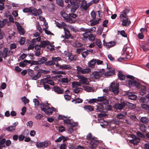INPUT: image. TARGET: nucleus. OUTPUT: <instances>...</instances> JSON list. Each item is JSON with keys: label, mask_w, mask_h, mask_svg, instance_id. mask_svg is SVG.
I'll return each mask as SVG.
<instances>
[{"label": "nucleus", "mask_w": 149, "mask_h": 149, "mask_svg": "<svg viewBox=\"0 0 149 149\" xmlns=\"http://www.w3.org/2000/svg\"><path fill=\"white\" fill-rule=\"evenodd\" d=\"M48 106V104L47 102L45 104L42 102L40 104V108L42 111H44L48 115H51L52 114L53 110Z\"/></svg>", "instance_id": "1"}, {"label": "nucleus", "mask_w": 149, "mask_h": 149, "mask_svg": "<svg viewBox=\"0 0 149 149\" xmlns=\"http://www.w3.org/2000/svg\"><path fill=\"white\" fill-rule=\"evenodd\" d=\"M2 56L5 59L8 55H10L13 54V51L9 50L8 48L6 47H4L2 51Z\"/></svg>", "instance_id": "2"}, {"label": "nucleus", "mask_w": 149, "mask_h": 149, "mask_svg": "<svg viewBox=\"0 0 149 149\" xmlns=\"http://www.w3.org/2000/svg\"><path fill=\"white\" fill-rule=\"evenodd\" d=\"M120 18L122 22L121 24L123 26H128L131 23V22L129 19L128 16H123V17H122L121 16H120Z\"/></svg>", "instance_id": "3"}, {"label": "nucleus", "mask_w": 149, "mask_h": 149, "mask_svg": "<svg viewBox=\"0 0 149 149\" xmlns=\"http://www.w3.org/2000/svg\"><path fill=\"white\" fill-rule=\"evenodd\" d=\"M28 74L29 76L32 77L33 80H36L41 76L40 73L38 72L36 74H34V71L31 69L29 70Z\"/></svg>", "instance_id": "4"}, {"label": "nucleus", "mask_w": 149, "mask_h": 149, "mask_svg": "<svg viewBox=\"0 0 149 149\" xmlns=\"http://www.w3.org/2000/svg\"><path fill=\"white\" fill-rule=\"evenodd\" d=\"M125 101L121 102L120 103H116L114 105V108L116 110H122L126 105Z\"/></svg>", "instance_id": "5"}, {"label": "nucleus", "mask_w": 149, "mask_h": 149, "mask_svg": "<svg viewBox=\"0 0 149 149\" xmlns=\"http://www.w3.org/2000/svg\"><path fill=\"white\" fill-rule=\"evenodd\" d=\"M102 102V103L105 105L109 104V100L108 98L106 96H103L97 97V102Z\"/></svg>", "instance_id": "6"}, {"label": "nucleus", "mask_w": 149, "mask_h": 149, "mask_svg": "<svg viewBox=\"0 0 149 149\" xmlns=\"http://www.w3.org/2000/svg\"><path fill=\"white\" fill-rule=\"evenodd\" d=\"M56 66L58 67V69H59L62 70H69L72 68L70 65L63 64L61 65L59 64L58 62H56Z\"/></svg>", "instance_id": "7"}, {"label": "nucleus", "mask_w": 149, "mask_h": 149, "mask_svg": "<svg viewBox=\"0 0 149 149\" xmlns=\"http://www.w3.org/2000/svg\"><path fill=\"white\" fill-rule=\"evenodd\" d=\"M90 147L91 149H95L99 143V141L94 139H92L90 141Z\"/></svg>", "instance_id": "8"}, {"label": "nucleus", "mask_w": 149, "mask_h": 149, "mask_svg": "<svg viewBox=\"0 0 149 149\" xmlns=\"http://www.w3.org/2000/svg\"><path fill=\"white\" fill-rule=\"evenodd\" d=\"M105 70L102 69L99 71L95 72L94 74V77L95 79H98L102 76L104 74Z\"/></svg>", "instance_id": "9"}, {"label": "nucleus", "mask_w": 149, "mask_h": 149, "mask_svg": "<svg viewBox=\"0 0 149 149\" xmlns=\"http://www.w3.org/2000/svg\"><path fill=\"white\" fill-rule=\"evenodd\" d=\"M111 90L114 94H117L119 92V89L115 82H112L110 85Z\"/></svg>", "instance_id": "10"}, {"label": "nucleus", "mask_w": 149, "mask_h": 149, "mask_svg": "<svg viewBox=\"0 0 149 149\" xmlns=\"http://www.w3.org/2000/svg\"><path fill=\"white\" fill-rule=\"evenodd\" d=\"M127 84L129 85L135 86L137 88L139 87L140 85V84L137 81L133 80H128L127 82Z\"/></svg>", "instance_id": "11"}, {"label": "nucleus", "mask_w": 149, "mask_h": 149, "mask_svg": "<svg viewBox=\"0 0 149 149\" xmlns=\"http://www.w3.org/2000/svg\"><path fill=\"white\" fill-rule=\"evenodd\" d=\"M78 77L79 79V82L81 84L86 85H87L88 84L87 78L82 75H78Z\"/></svg>", "instance_id": "12"}, {"label": "nucleus", "mask_w": 149, "mask_h": 149, "mask_svg": "<svg viewBox=\"0 0 149 149\" xmlns=\"http://www.w3.org/2000/svg\"><path fill=\"white\" fill-rule=\"evenodd\" d=\"M48 143L46 141H44L38 143L36 142V145L38 148H46L48 146Z\"/></svg>", "instance_id": "13"}, {"label": "nucleus", "mask_w": 149, "mask_h": 149, "mask_svg": "<svg viewBox=\"0 0 149 149\" xmlns=\"http://www.w3.org/2000/svg\"><path fill=\"white\" fill-rule=\"evenodd\" d=\"M127 115V113L126 111L124 110L122 111L120 113L116 115V117L119 119H123Z\"/></svg>", "instance_id": "14"}, {"label": "nucleus", "mask_w": 149, "mask_h": 149, "mask_svg": "<svg viewBox=\"0 0 149 149\" xmlns=\"http://www.w3.org/2000/svg\"><path fill=\"white\" fill-rule=\"evenodd\" d=\"M15 24L17 26V30L19 33L21 35L24 34L25 33V32H24L23 29L22 28L19 22H16Z\"/></svg>", "instance_id": "15"}, {"label": "nucleus", "mask_w": 149, "mask_h": 149, "mask_svg": "<svg viewBox=\"0 0 149 149\" xmlns=\"http://www.w3.org/2000/svg\"><path fill=\"white\" fill-rule=\"evenodd\" d=\"M103 45L106 46V47L108 48L112 47L116 45V43L115 41H111L109 42H106L103 41Z\"/></svg>", "instance_id": "16"}, {"label": "nucleus", "mask_w": 149, "mask_h": 149, "mask_svg": "<svg viewBox=\"0 0 149 149\" xmlns=\"http://www.w3.org/2000/svg\"><path fill=\"white\" fill-rule=\"evenodd\" d=\"M130 9L128 7H126L120 13V16L123 17V16H128L127 14L130 11Z\"/></svg>", "instance_id": "17"}, {"label": "nucleus", "mask_w": 149, "mask_h": 149, "mask_svg": "<svg viewBox=\"0 0 149 149\" xmlns=\"http://www.w3.org/2000/svg\"><path fill=\"white\" fill-rule=\"evenodd\" d=\"M53 90L58 94H63V89L57 86H54L53 88Z\"/></svg>", "instance_id": "18"}, {"label": "nucleus", "mask_w": 149, "mask_h": 149, "mask_svg": "<svg viewBox=\"0 0 149 149\" xmlns=\"http://www.w3.org/2000/svg\"><path fill=\"white\" fill-rule=\"evenodd\" d=\"M88 36H87L86 38H83V40L84 41H87L88 39L90 41H93L95 40V37L93 34H89Z\"/></svg>", "instance_id": "19"}, {"label": "nucleus", "mask_w": 149, "mask_h": 149, "mask_svg": "<svg viewBox=\"0 0 149 149\" xmlns=\"http://www.w3.org/2000/svg\"><path fill=\"white\" fill-rule=\"evenodd\" d=\"M55 24L56 26L60 29H62L67 27L66 24L64 22H62L61 23H60L58 22H55Z\"/></svg>", "instance_id": "20"}, {"label": "nucleus", "mask_w": 149, "mask_h": 149, "mask_svg": "<svg viewBox=\"0 0 149 149\" xmlns=\"http://www.w3.org/2000/svg\"><path fill=\"white\" fill-rule=\"evenodd\" d=\"M83 108L86 111L88 112H91L94 110L93 107L90 105H86L84 106Z\"/></svg>", "instance_id": "21"}, {"label": "nucleus", "mask_w": 149, "mask_h": 149, "mask_svg": "<svg viewBox=\"0 0 149 149\" xmlns=\"http://www.w3.org/2000/svg\"><path fill=\"white\" fill-rule=\"evenodd\" d=\"M89 6L87 4L86 1H84L82 2L80 7L84 10L86 11Z\"/></svg>", "instance_id": "22"}, {"label": "nucleus", "mask_w": 149, "mask_h": 149, "mask_svg": "<svg viewBox=\"0 0 149 149\" xmlns=\"http://www.w3.org/2000/svg\"><path fill=\"white\" fill-rule=\"evenodd\" d=\"M97 60L95 59H93L91 60L88 63V65L89 67L92 68H94L96 62Z\"/></svg>", "instance_id": "23"}, {"label": "nucleus", "mask_w": 149, "mask_h": 149, "mask_svg": "<svg viewBox=\"0 0 149 149\" xmlns=\"http://www.w3.org/2000/svg\"><path fill=\"white\" fill-rule=\"evenodd\" d=\"M64 31L65 32V39H68L70 37V33L68 29L67 28H64Z\"/></svg>", "instance_id": "24"}, {"label": "nucleus", "mask_w": 149, "mask_h": 149, "mask_svg": "<svg viewBox=\"0 0 149 149\" xmlns=\"http://www.w3.org/2000/svg\"><path fill=\"white\" fill-rule=\"evenodd\" d=\"M80 30L81 31L85 32L83 33L82 36L83 38H87V36H88V29H86L82 27L80 28Z\"/></svg>", "instance_id": "25"}, {"label": "nucleus", "mask_w": 149, "mask_h": 149, "mask_svg": "<svg viewBox=\"0 0 149 149\" xmlns=\"http://www.w3.org/2000/svg\"><path fill=\"white\" fill-rule=\"evenodd\" d=\"M140 120L141 122L144 124H147L149 122L148 118L146 116L141 117Z\"/></svg>", "instance_id": "26"}, {"label": "nucleus", "mask_w": 149, "mask_h": 149, "mask_svg": "<svg viewBox=\"0 0 149 149\" xmlns=\"http://www.w3.org/2000/svg\"><path fill=\"white\" fill-rule=\"evenodd\" d=\"M118 79L121 81L124 80L125 78V75L122 72L119 71L118 74Z\"/></svg>", "instance_id": "27"}, {"label": "nucleus", "mask_w": 149, "mask_h": 149, "mask_svg": "<svg viewBox=\"0 0 149 149\" xmlns=\"http://www.w3.org/2000/svg\"><path fill=\"white\" fill-rule=\"evenodd\" d=\"M29 61L26 59L24 60L23 61L19 63V66L20 67H24L27 65V64H29Z\"/></svg>", "instance_id": "28"}, {"label": "nucleus", "mask_w": 149, "mask_h": 149, "mask_svg": "<svg viewBox=\"0 0 149 149\" xmlns=\"http://www.w3.org/2000/svg\"><path fill=\"white\" fill-rule=\"evenodd\" d=\"M58 81L62 84L64 83H68L70 81V80L69 78L66 77L60 79H59Z\"/></svg>", "instance_id": "29"}, {"label": "nucleus", "mask_w": 149, "mask_h": 149, "mask_svg": "<svg viewBox=\"0 0 149 149\" xmlns=\"http://www.w3.org/2000/svg\"><path fill=\"white\" fill-rule=\"evenodd\" d=\"M105 108L102 105H99L98 107L97 106L96 108V110L97 111L101 112H105Z\"/></svg>", "instance_id": "30"}, {"label": "nucleus", "mask_w": 149, "mask_h": 149, "mask_svg": "<svg viewBox=\"0 0 149 149\" xmlns=\"http://www.w3.org/2000/svg\"><path fill=\"white\" fill-rule=\"evenodd\" d=\"M139 126V129L141 131L143 132H146L147 127L145 125L141 123H140Z\"/></svg>", "instance_id": "31"}, {"label": "nucleus", "mask_w": 149, "mask_h": 149, "mask_svg": "<svg viewBox=\"0 0 149 149\" xmlns=\"http://www.w3.org/2000/svg\"><path fill=\"white\" fill-rule=\"evenodd\" d=\"M47 58L45 57H42L41 58H40L38 61L39 64L40 65L44 63L45 64V63L47 61Z\"/></svg>", "instance_id": "32"}, {"label": "nucleus", "mask_w": 149, "mask_h": 149, "mask_svg": "<svg viewBox=\"0 0 149 149\" xmlns=\"http://www.w3.org/2000/svg\"><path fill=\"white\" fill-rule=\"evenodd\" d=\"M115 72L114 70H111L108 71L107 72H105V75L106 76H110L113 75Z\"/></svg>", "instance_id": "33"}, {"label": "nucleus", "mask_w": 149, "mask_h": 149, "mask_svg": "<svg viewBox=\"0 0 149 149\" xmlns=\"http://www.w3.org/2000/svg\"><path fill=\"white\" fill-rule=\"evenodd\" d=\"M72 6L71 8V11L72 12H74L79 8V5L77 3H74L72 4Z\"/></svg>", "instance_id": "34"}, {"label": "nucleus", "mask_w": 149, "mask_h": 149, "mask_svg": "<svg viewBox=\"0 0 149 149\" xmlns=\"http://www.w3.org/2000/svg\"><path fill=\"white\" fill-rule=\"evenodd\" d=\"M127 95L128 98L132 100H135L137 97L135 95L131 93L128 94Z\"/></svg>", "instance_id": "35"}, {"label": "nucleus", "mask_w": 149, "mask_h": 149, "mask_svg": "<svg viewBox=\"0 0 149 149\" xmlns=\"http://www.w3.org/2000/svg\"><path fill=\"white\" fill-rule=\"evenodd\" d=\"M146 87L143 86L139 92V93L140 95H142L146 93Z\"/></svg>", "instance_id": "36"}, {"label": "nucleus", "mask_w": 149, "mask_h": 149, "mask_svg": "<svg viewBox=\"0 0 149 149\" xmlns=\"http://www.w3.org/2000/svg\"><path fill=\"white\" fill-rule=\"evenodd\" d=\"M40 44L42 47H45L46 46L49 45L50 42L48 40L43 41L41 42Z\"/></svg>", "instance_id": "37"}, {"label": "nucleus", "mask_w": 149, "mask_h": 149, "mask_svg": "<svg viewBox=\"0 0 149 149\" xmlns=\"http://www.w3.org/2000/svg\"><path fill=\"white\" fill-rule=\"evenodd\" d=\"M44 81L46 83L52 86L54 85V81L51 79H45Z\"/></svg>", "instance_id": "38"}, {"label": "nucleus", "mask_w": 149, "mask_h": 149, "mask_svg": "<svg viewBox=\"0 0 149 149\" xmlns=\"http://www.w3.org/2000/svg\"><path fill=\"white\" fill-rule=\"evenodd\" d=\"M100 18H97L96 20H93L91 21L90 25L91 26H95L99 23Z\"/></svg>", "instance_id": "39"}, {"label": "nucleus", "mask_w": 149, "mask_h": 149, "mask_svg": "<svg viewBox=\"0 0 149 149\" xmlns=\"http://www.w3.org/2000/svg\"><path fill=\"white\" fill-rule=\"evenodd\" d=\"M32 14L33 15L35 16H37L38 15L37 10L34 7H32L31 9V12Z\"/></svg>", "instance_id": "40"}, {"label": "nucleus", "mask_w": 149, "mask_h": 149, "mask_svg": "<svg viewBox=\"0 0 149 149\" xmlns=\"http://www.w3.org/2000/svg\"><path fill=\"white\" fill-rule=\"evenodd\" d=\"M126 103V106H128V107L131 109H134L135 107V105L132 103L128 102L126 101H125Z\"/></svg>", "instance_id": "41"}, {"label": "nucleus", "mask_w": 149, "mask_h": 149, "mask_svg": "<svg viewBox=\"0 0 149 149\" xmlns=\"http://www.w3.org/2000/svg\"><path fill=\"white\" fill-rule=\"evenodd\" d=\"M15 129V126L11 125L6 128V130L8 131L12 132Z\"/></svg>", "instance_id": "42"}, {"label": "nucleus", "mask_w": 149, "mask_h": 149, "mask_svg": "<svg viewBox=\"0 0 149 149\" xmlns=\"http://www.w3.org/2000/svg\"><path fill=\"white\" fill-rule=\"evenodd\" d=\"M7 19H4L3 20H0V27H2L8 22Z\"/></svg>", "instance_id": "43"}, {"label": "nucleus", "mask_w": 149, "mask_h": 149, "mask_svg": "<svg viewBox=\"0 0 149 149\" xmlns=\"http://www.w3.org/2000/svg\"><path fill=\"white\" fill-rule=\"evenodd\" d=\"M56 63L54 61H53L52 60L49 61H47L45 63V65L47 66H49L51 65H56Z\"/></svg>", "instance_id": "44"}, {"label": "nucleus", "mask_w": 149, "mask_h": 149, "mask_svg": "<svg viewBox=\"0 0 149 149\" xmlns=\"http://www.w3.org/2000/svg\"><path fill=\"white\" fill-rule=\"evenodd\" d=\"M96 28L95 27H91L90 29H88V35L89 34H92V32H94L95 31Z\"/></svg>", "instance_id": "45"}, {"label": "nucleus", "mask_w": 149, "mask_h": 149, "mask_svg": "<svg viewBox=\"0 0 149 149\" xmlns=\"http://www.w3.org/2000/svg\"><path fill=\"white\" fill-rule=\"evenodd\" d=\"M95 42L96 45L99 48H100L102 47V43L100 39H97L96 40Z\"/></svg>", "instance_id": "46"}, {"label": "nucleus", "mask_w": 149, "mask_h": 149, "mask_svg": "<svg viewBox=\"0 0 149 149\" xmlns=\"http://www.w3.org/2000/svg\"><path fill=\"white\" fill-rule=\"evenodd\" d=\"M69 55L68 59L70 61H74L76 60V58L75 56L71 54H70V55Z\"/></svg>", "instance_id": "47"}, {"label": "nucleus", "mask_w": 149, "mask_h": 149, "mask_svg": "<svg viewBox=\"0 0 149 149\" xmlns=\"http://www.w3.org/2000/svg\"><path fill=\"white\" fill-rule=\"evenodd\" d=\"M72 87L73 88H76L78 86H81V84L79 82L76 81L73 82L72 84Z\"/></svg>", "instance_id": "48"}, {"label": "nucleus", "mask_w": 149, "mask_h": 149, "mask_svg": "<svg viewBox=\"0 0 149 149\" xmlns=\"http://www.w3.org/2000/svg\"><path fill=\"white\" fill-rule=\"evenodd\" d=\"M72 101V102H74V104H76L82 102L83 101V100L81 99L77 98L73 100Z\"/></svg>", "instance_id": "49"}, {"label": "nucleus", "mask_w": 149, "mask_h": 149, "mask_svg": "<svg viewBox=\"0 0 149 149\" xmlns=\"http://www.w3.org/2000/svg\"><path fill=\"white\" fill-rule=\"evenodd\" d=\"M130 142L131 143L133 144L134 145H137L139 143V141L135 139L130 140Z\"/></svg>", "instance_id": "50"}, {"label": "nucleus", "mask_w": 149, "mask_h": 149, "mask_svg": "<svg viewBox=\"0 0 149 149\" xmlns=\"http://www.w3.org/2000/svg\"><path fill=\"white\" fill-rule=\"evenodd\" d=\"M61 14L62 17L65 20L69 16L68 14H66L64 11H61Z\"/></svg>", "instance_id": "51"}, {"label": "nucleus", "mask_w": 149, "mask_h": 149, "mask_svg": "<svg viewBox=\"0 0 149 149\" xmlns=\"http://www.w3.org/2000/svg\"><path fill=\"white\" fill-rule=\"evenodd\" d=\"M21 100L22 101L24 102V104L28 103L29 102V100L26 98L25 96H24L21 98Z\"/></svg>", "instance_id": "52"}, {"label": "nucleus", "mask_w": 149, "mask_h": 149, "mask_svg": "<svg viewBox=\"0 0 149 149\" xmlns=\"http://www.w3.org/2000/svg\"><path fill=\"white\" fill-rule=\"evenodd\" d=\"M137 135L142 139H144L145 138V136L143 135V134L140 132V131H137L136 132Z\"/></svg>", "instance_id": "53"}, {"label": "nucleus", "mask_w": 149, "mask_h": 149, "mask_svg": "<svg viewBox=\"0 0 149 149\" xmlns=\"http://www.w3.org/2000/svg\"><path fill=\"white\" fill-rule=\"evenodd\" d=\"M91 71V70L89 68H86L84 69H82L81 73L86 74Z\"/></svg>", "instance_id": "54"}, {"label": "nucleus", "mask_w": 149, "mask_h": 149, "mask_svg": "<svg viewBox=\"0 0 149 149\" xmlns=\"http://www.w3.org/2000/svg\"><path fill=\"white\" fill-rule=\"evenodd\" d=\"M29 64H31V65H39L38 61H31L29 60Z\"/></svg>", "instance_id": "55"}, {"label": "nucleus", "mask_w": 149, "mask_h": 149, "mask_svg": "<svg viewBox=\"0 0 149 149\" xmlns=\"http://www.w3.org/2000/svg\"><path fill=\"white\" fill-rule=\"evenodd\" d=\"M32 7H30L29 8H25L23 9V11L25 13H30L31 12V9Z\"/></svg>", "instance_id": "56"}, {"label": "nucleus", "mask_w": 149, "mask_h": 149, "mask_svg": "<svg viewBox=\"0 0 149 149\" xmlns=\"http://www.w3.org/2000/svg\"><path fill=\"white\" fill-rule=\"evenodd\" d=\"M118 32H120V34L123 37L125 38L127 37V34L124 30L118 31Z\"/></svg>", "instance_id": "57"}, {"label": "nucleus", "mask_w": 149, "mask_h": 149, "mask_svg": "<svg viewBox=\"0 0 149 149\" xmlns=\"http://www.w3.org/2000/svg\"><path fill=\"white\" fill-rule=\"evenodd\" d=\"M142 108L145 110H149V106L146 104H141Z\"/></svg>", "instance_id": "58"}, {"label": "nucleus", "mask_w": 149, "mask_h": 149, "mask_svg": "<svg viewBox=\"0 0 149 149\" xmlns=\"http://www.w3.org/2000/svg\"><path fill=\"white\" fill-rule=\"evenodd\" d=\"M97 102V99L93 98L90 99L88 101V103L89 104H92Z\"/></svg>", "instance_id": "59"}, {"label": "nucleus", "mask_w": 149, "mask_h": 149, "mask_svg": "<svg viewBox=\"0 0 149 149\" xmlns=\"http://www.w3.org/2000/svg\"><path fill=\"white\" fill-rule=\"evenodd\" d=\"M105 107V112L106 111H111L112 109V106L111 105H107Z\"/></svg>", "instance_id": "60"}, {"label": "nucleus", "mask_w": 149, "mask_h": 149, "mask_svg": "<svg viewBox=\"0 0 149 149\" xmlns=\"http://www.w3.org/2000/svg\"><path fill=\"white\" fill-rule=\"evenodd\" d=\"M56 3L58 5L63 6V0H56Z\"/></svg>", "instance_id": "61"}, {"label": "nucleus", "mask_w": 149, "mask_h": 149, "mask_svg": "<svg viewBox=\"0 0 149 149\" xmlns=\"http://www.w3.org/2000/svg\"><path fill=\"white\" fill-rule=\"evenodd\" d=\"M43 30L45 31V33L47 35H54L50 31L47 30L46 29V28H44Z\"/></svg>", "instance_id": "62"}, {"label": "nucleus", "mask_w": 149, "mask_h": 149, "mask_svg": "<svg viewBox=\"0 0 149 149\" xmlns=\"http://www.w3.org/2000/svg\"><path fill=\"white\" fill-rule=\"evenodd\" d=\"M25 42V38L21 37L19 42V44L21 45H23L24 44Z\"/></svg>", "instance_id": "63"}, {"label": "nucleus", "mask_w": 149, "mask_h": 149, "mask_svg": "<svg viewBox=\"0 0 149 149\" xmlns=\"http://www.w3.org/2000/svg\"><path fill=\"white\" fill-rule=\"evenodd\" d=\"M33 102L34 103L35 106L37 107L39 105V101L37 99L35 98L33 99Z\"/></svg>", "instance_id": "64"}]
</instances>
